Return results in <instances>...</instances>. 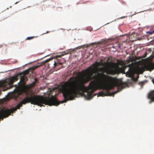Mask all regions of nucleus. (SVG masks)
Here are the masks:
<instances>
[{
	"label": "nucleus",
	"mask_w": 154,
	"mask_h": 154,
	"mask_svg": "<svg viewBox=\"0 0 154 154\" xmlns=\"http://www.w3.org/2000/svg\"><path fill=\"white\" fill-rule=\"evenodd\" d=\"M39 67L38 66H35L29 69L26 70L22 72L19 73L15 75L12 76L11 78L5 80L3 82H0V88L6 87L7 89H10L12 87V85L14 82L18 80V76L19 75H25L29 74V71L32 72L35 69Z\"/></svg>",
	"instance_id": "obj_1"
},
{
	"label": "nucleus",
	"mask_w": 154,
	"mask_h": 154,
	"mask_svg": "<svg viewBox=\"0 0 154 154\" xmlns=\"http://www.w3.org/2000/svg\"><path fill=\"white\" fill-rule=\"evenodd\" d=\"M145 67L147 70L151 71L154 69V64L149 63L147 65H145L144 67Z\"/></svg>",
	"instance_id": "obj_2"
},
{
	"label": "nucleus",
	"mask_w": 154,
	"mask_h": 154,
	"mask_svg": "<svg viewBox=\"0 0 154 154\" xmlns=\"http://www.w3.org/2000/svg\"><path fill=\"white\" fill-rule=\"evenodd\" d=\"M27 77L25 76L24 75H23L21 76L19 83L22 82L23 84H24L25 83V82L27 80Z\"/></svg>",
	"instance_id": "obj_3"
},
{
	"label": "nucleus",
	"mask_w": 154,
	"mask_h": 154,
	"mask_svg": "<svg viewBox=\"0 0 154 154\" xmlns=\"http://www.w3.org/2000/svg\"><path fill=\"white\" fill-rule=\"evenodd\" d=\"M37 37L38 36H33L27 37L26 38V40H31V39H33V38H37Z\"/></svg>",
	"instance_id": "obj_4"
},
{
	"label": "nucleus",
	"mask_w": 154,
	"mask_h": 154,
	"mask_svg": "<svg viewBox=\"0 0 154 154\" xmlns=\"http://www.w3.org/2000/svg\"><path fill=\"white\" fill-rule=\"evenodd\" d=\"M137 58V57L135 56V60H136V58ZM137 62H136L135 61V74L136 73V69H137V68L138 67L137 66Z\"/></svg>",
	"instance_id": "obj_5"
},
{
	"label": "nucleus",
	"mask_w": 154,
	"mask_h": 154,
	"mask_svg": "<svg viewBox=\"0 0 154 154\" xmlns=\"http://www.w3.org/2000/svg\"><path fill=\"white\" fill-rule=\"evenodd\" d=\"M153 33H154V30H153L152 31H148L147 32V34H149V35H151Z\"/></svg>",
	"instance_id": "obj_6"
},
{
	"label": "nucleus",
	"mask_w": 154,
	"mask_h": 154,
	"mask_svg": "<svg viewBox=\"0 0 154 154\" xmlns=\"http://www.w3.org/2000/svg\"><path fill=\"white\" fill-rule=\"evenodd\" d=\"M50 60V59H48L46 60H45L43 62V64H44L45 63H47V62H48V61H49Z\"/></svg>",
	"instance_id": "obj_7"
},
{
	"label": "nucleus",
	"mask_w": 154,
	"mask_h": 154,
	"mask_svg": "<svg viewBox=\"0 0 154 154\" xmlns=\"http://www.w3.org/2000/svg\"><path fill=\"white\" fill-rule=\"evenodd\" d=\"M119 91V90H118L117 91H116V92H114L112 93H111V94L112 95H114V94L117 93Z\"/></svg>",
	"instance_id": "obj_8"
},
{
	"label": "nucleus",
	"mask_w": 154,
	"mask_h": 154,
	"mask_svg": "<svg viewBox=\"0 0 154 154\" xmlns=\"http://www.w3.org/2000/svg\"><path fill=\"white\" fill-rule=\"evenodd\" d=\"M36 83V82H35L34 81L33 82L32 84H31L32 86H35V85Z\"/></svg>",
	"instance_id": "obj_9"
},
{
	"label": "nucleus",
	"mask_w": 154,
	"mask_h": 154,
	"mask_svg": "<svg viewBox=\"0 0 154 154\" xmlns=\"http://www.w3.org/2000/svg\"><path fill=\"white\" fill-rule=\"evenodd\" d=\"M38 80L36 78H35L34 79V82H36Z\"/></svg>",
	"instance_id": "obj_10"
},
{
	"label": "nucleus",
	"mask_w": 154,
	"mask_h": 154,
	"mask_svg": "<svg viewBox=\"0 0 154 154\" xmlns=\"http://www.w3.org/2000/svg\"><path fill=\"white\" fill-rule=\"evenodd\" d=\"M137 78H136L135 77V84L136 83V82L137 81Z\"/></svg>",
	"instance_id": "obj_11"
},
{
	"label": "nucleus",
	"mask_w": 154,
	"mask_h": 154,
	"mask_svg": "<svg viewBox=\"0 0 154 154\" xmlns=\"http://www.w3.org/2000/svg\"><path fill=\"white\" fill-rule=\"evenodd\" d=\"M139 29H140L141 30V31L142 30V29L140 28Z\"/></svg>",
	"instance_id": "obj_12"
},
{
	"label": "nucleus",
	"mask_w": 154,
	"mask_h": 154,
	"mask_svg": "<svg viewBox=\"0 0 154 154\" xmlns=\"http://www.w3.org/2000/svg\"><path fill=\"white\" fill-rule=\"evenodd\" d=\"M96 95V94H94V96H95Z\"/></svg>",
	"instance_id": "obj_13"
},
{
	"label": "nucleus",
	"mask_w": 154,
	"mask_h": 154,
	"mask_svg": "<svg viewBox=\"0 0 154 154\" xmlns=\"http://www.w3.org/2000/svg\"><path fill=\"white\" fill-rule=\"evenodd\" d=\"M154 0V2H153V3H154V0Z\"/></svg>",
	"instance_id": "obj_14"
}]
</instances>
